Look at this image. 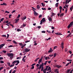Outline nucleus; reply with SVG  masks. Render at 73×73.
I'll list each match as a JSON object with an SVG mask.
<instances>
[{
  "label": "nucleus",
  "instance_id": "obj_1",
  "mask_svg": "<svg viewBox=\"0 0 73 73\" xmlns=\"http://www.w3.org/2000/svg\"><path fill=\"white\" fill-rule=\"evenodd\" d=\"M7 55L8 56L10 57V58L11 59H12V58H13V55H14V54L12 53H7Z\"/></svg>",
  "mask_w": 73,
  "mask_h": 73
},
{
  "label": "nucleus",
  "instance_id": "obj_2",
  "mask_svg": "<svg viewBox=\"0 0 73 73\" xmlns=\"http://www.w3.org/2000/svg\"><path fill=\"white\" fill-rule=\"evenodd\" d=\"M42 66H44V63H42V64L40 65L39 67L38 68V69H39V70L41 69V67Z\"/></svg>",
  "mask_w": 73,
  "mask_h": 73
},
{
  "label": "nucleus",
  "instance_id": "obj_3",
  "mask_svg": "<svg viewBox=\"0 0 73 73\" xmlns=\"http://www.w3.org/2000/svg\"><path fill=\"white\" fill-rule=\"evenodd\" d=\"M24 50L25 52H28L30 51V49H28V48H25V49Z\"/></svg>",
  "mask_w": 73,
  "mask_h": 73
},
{
  "label": "nucleus",
  "instance_id": "obj_4",
  "mask_svg": "<svg viewBox=\"0 0 73 73\" xmlns=\"http://www.w3.org/2000/svg\"><path fill=\"white\" fill-rule=\"evenodd\" d=\"M42 57L38 61V63L39 64H40V62H41V61H42Z\"/></svg>",
  "mask_w": 73,
  "mask_h": 73
},
{
  "label": "nucleus",
  "instance_id": "obj_5",
  "mask_svg": "<svg viewBox=\"0 0 73 73\" xmlns=\"http://www.w3.org/2000/svg\"><path fill=\"white\" fill-rule=\"evenodd\" d=\"M64 42H62V43L61 44V48H62V49H63V48H64Z\"/></svg>",
  "mask_w": 73,
  "mask_h": 73
},
{
  "label": "nucleus",
  "instance_id": "obj_6",
  "mask_svg": "<svg viewBox=\"0 0 73 73\" xmlns=\"http://www.w3.org/2000/svg\"><path fill=\"white\" fill-rule=\"evenodd\" d=\"M5 45V44H2L0 45V49H1V48H2Z\"/></svg>",
  "mask_w": 73,
  "mask_h": 73
},
{
  "label": "nucleus",
  "instance_id": "obj_7",
  "mask_svg": "<svg viewBox=\"0 0 73 73\" xmlns=\"http://www.w3.org/2000/svg\"><path fill=\"white\" fill-rule=\"evenodd\" d=\"M19 45H20L21 46V48L23 49L24 47V46L21 43H20L19 44Z\"/></svg>",
  "mask_w": 73,
  "mask_h": 73
},
{
  "label": "nucleus",
  "instance_id": "obj_8",
  "mask_svg": "<svg viewBox=\"0 0 73 73\" xmlns=\"http://www.w3.org/2000/svg\"><path fill=\"white\" fill-rule=\"evenodd\" d=\"M48 20L50 22L51 21H52V17H49L48 18Z\"/></svg>",
  "mask_w": 73,
  "mask_h": 73
},
{
  "label": "nucleus",
  "instance_id": "obj_9",
  "mask_svg": "<svg viewBox=\"0 0 73 73\" xmlns=\"http://www.w3.org/2000/svg\"><path fill=\"white\" fill-rule=\"evenodd\" d=\"M53 52V50L52 49V48H50V49L49 50L48 52L49 53H50V52Z\"/></svg>",
  "mask_w": 73,
  "mask_h": 73
},
{
  "label": "nucleus",
  "instance_id": "obj_10",
  "mask_svg": "<svg viewBox=\"0 0 73 73\" xmlns=\"http://www.w3.org/2000/svg\"><path fill=\"white\" fill-rule=\"evenodd\" d=\"M55 14L54 13H52L51 14L50 16L51 17H53V16H55Z\"/></svg>",
  "mask_w": 73,
  "mask_h": 73
},
{
  "label": "nucleus",
  "instance_id": "obj_11",
  "mask_svg": "<svg viewBox=\"0 0 73 73\" xmlns=\"http://www.w3.org/2000/svg\"><path fill=\"white\" fill-rule=\"evenodd\" d=\"M43 23L44 22H45L46 21V20H45V18H43L42 19V20H41Z\"/></svg>",
  "mask_w": 73,
  "mask_h": 73
},
{
  "label": "nucleus",
  "instance_id": "obj_12",
  "mask_svg": "<svg viewBox=\"0 0 73 73\" xmlns=\"http://www.w3.org/2000/svg\"><path fill=\"white\" fill-rule=\"evenodd\" d=\"M19 20L20 19H15V21H16L15 22V23H17V22L19 21Z\"/></svg>",
  "mask_w": 73,
  "mask_h": 73
},
{
  "label": "nucleus",
  "instance_id": "obj_13",
  "mask_svg": "<svg viewBox=\"0 0 73 73\" xmlns=\"http://www.w3.org/2000/svg\"><path fill=\"white\" fill-rule=\"evenodd\" d=\"M56 35H62V34L61 33H55Z\"/></svg>",
  "mask_w": 73,
  "mask_h": 73
},
{
  "label": "nucleus",
  "instance_id": "obj_14",
  "mask_svg": "<svg viewBox=\"0 0 73 73\" xmlns=\"http://www.w3.org/2000/svg\"><path fill=\"white\" fill-rule=\"evenodd\" d=\"M72 27V26L70 24L68 26V29H69Z\"/></svg>",
  "mask_w": 73,
  "mask_h": 73
},
{
  "label": "nucleus",
  "instance_id": "obj_15",
  "mask_svg": "<svg viewBox=\"0 0 73 73\" xmlns=\"http://www.w3.org/2000/svg\"><path fill=\"white\" fill-rule=\"evenodd\" d=\"M34 15H38V13L36 11L34 12Z\"/></svg>",
  "mask_w": 73,
  "mask_h": 73
},
{
  "label": "nucleus",
  "instance_id": "obj_16",
  "mask_svg": "<svg viewBox=\"0 0 73 73\" xmlns=\"http://www.w3.org/2000/svg\"><path fill=\"white\" fill-rule=\"evenodd\" d=\"M55 5L56 7H58V3H56Z\"/></svg>",
  "mask_w": 73,
  "mask_h": 73
},
{
  "label": "nucleus",
  "instance_id": "obj_17",
  "mask_svg": "<svg viewBox=\"0 0 73 73\" xmlns=\"http://www.w3.org/2000/svg\"><path fill=\"white\" fill-rule=\"evenodd\" d=\"M64 14V13H62L60 15V17H62V16H63Z\"/></svg>",
  "mask_w": 73,
  "mask_h": 73
},
{
  "label": "nucleus",
  "instance_id": "obj_18",
  "mask_svg": "<svg viewBox=\"0 0 73 73\" xmlns=\"http://www.w3.org/2000/svg\"><path fill=\"white\" fill-rule=\"evenodd\" d=\"M16 60L14 61V62H12V64H13V65H15V63H16Z\"/></svg>",
  "mask_w": 73,
  "mask_h": 73
},
{
  "label": "nucleus",
  "instance_id": "obj_19",
  "mask_svg": "<svg viewBox=\"0 0 73 73\" xmlns=\"http://www.w3.org/2000/svg\"><path fill=\"white\" fill-rule=\"evenodd\" d=\"M71 26H72L73 25V21L71 22L70 24Z\"/></svg>",
  "mask_w": 73,
  "mask_h": 73
},
{
  "label": "nucleus",
  "instance_id": "obj_20",
  "mask_svg": "<svg viewBox=\"0 0 73 73\" xmlns=\"http://www.w3.org/2000/svg\"><path fill=\"white\" fill-rule=\"evenodd\" d=\"M51 69V68H50V67L49 66L47 70V71H48V70H50Z\"/></svg>",
  "mask_w": 73,
  "mask_h": 73
},
{
  "label": "nucleus",
  "instance_id": "obj_21",
  "mask_svg": "<svg viewBox=\"0 0 73 73\" xmlns=\"http://www.w3.org/2000/svg\"><path fill=\"white\" fill-rule=\"evenodd\" d=\"M37 9H40V7L39 5H37Z\"/></svg>",
  "mask_w": 73,
  "mask_h": 73
},
{
  "label": "nucleus",
  "instance_id": "obj_22",
  "mask_svg": "<svg viewBox=\"0 0 73 73\" xmlns=\"http://www.w3.org/2000/svg\"><path fill=\"white\" fill-rule=\"evenodd\" d=\"M41 4L42 5V7H45V5L43 3H42Z\"/></svg>",
  "mask_w": 73,
  "mask_h": 73
},
{
  "label": "nucleus",
  "instance_id": "obj_23",
  "mask_svg": "<svg viewBox=\"0 0 73 73\" xmlns=\"http://www.w3.org/2000/svg\"><path fill=\"white\" fill-rule=\"evenodd\" d=\"M16 62H17L18 64H19L20 63V61L19 60H15Z\"/></svg>",
  "mask_w": 73,
  "mask_h": 73
},
{
  "label": "nucleus",
  "instance_id": "obj_24",
  "mask_svg": "<svg viewBox=\"0 0 73 73\" xmlns=\"http://www.w3.org/2000/svg\"><path fill=\"white\" fill-rule=\"evenodd\" d=\"M23 19H24V20H25L26 19H27V17H26L25 16H24V17H23Z\"/></svg>",
  "mask_w": 73,
  "mask_h": 73
},
{
  "label": "nucleus",
  "instance_id": "obj_25",
  "mask_svg": "<svg viewBox=\"0 0 73 73\" xmlns=\"http://www.w3.org/2000/svg\"><path fill=\"white\" fill-rule=\"evenodd\" d=\"M59 9L60 10H62V6H60L59 7Z\"/></svg>",
  "mask_w": 73,
  "mask_h": 73
},
{
  "label": "nucleus",
  "instance_id": "obj_26",
  "mask_svg": "<svg viewBox=\"0 0 73 73\" xmlns=\"http://www.w3.org/2000/svg\"><path fill=\"white\" fill-rule=\"evenodd\" d=\"M70 71V69H69L68 70L67 73H69V72Z\"/></svg>",
  "mask_w": 73,
  "mask_h": 73
},
{
  "label": "nucleus",
  "instance_id": "obj_27",
  "mask_svg": "<svg viewBox=\"0 0 73 73\" xmlns=\"http://www.w3.org/2000/svg\"><path fill=\"white\" fill-rule=\"evenodd\" d=\"M23 26V27H24L26 26V25L25 23H23V25H22V26Z\"/></svg>",
  "mask_w": 73,
  "mask_h": 73
},
{
  "label": "nucleus",
  "instance_id": "obj_28",
  "mask_svg": "<svg viewBox=\"0 0 73 73\" xmlns=\"http://www.w3.org/2000/svg\"><path fill=\"white\" fill-rule=\"evenodd\" d=\"M13 43H14V44H17V42H16V41H15V40H13Z\"/></svg>",
  "mask_w": 73,
  "mask_h": 73
},
{
  "label": "nucleus",
  "instance_id": "obj_29",
  "mask_svg": "<svg viewBox=\"0 0 73 73\" xmlns=\"http://www.w3.org/2000/svg\"><path fill=\"white\" fill-rule=\"evenodd\" d=\"M2 52L4 53H7V51L6 50H3L2 51Z\"/></svg>",
  "mask_w": 73,
  "mask_h": 73
},
{
  "label": "nucleus",
  "instance_id": "obj_30",
  "mask_svg": "<svg viewBox=\"0 0 73 73\" xmlns=\"http://www.w3.org/2000/svg\"><path fill=\"white\" fill-rule=\"evenodd\" d=\"M4 68V67H1L0 68V71L2 69H3Z\"/></svg>",
  "mask_w": 73,
  "mask_h": 73
},
{
  "label": "nucleus",
  "instance_id": "obj_31",
  "mask_svg": "<svg viewBox=\"0 0 73 73\" xmlns=\"http://www.w3.org/2000/svg\"><path fill=\"white\" fill-rule=\"evenodd\" d=\"M0 62L1 64H3V63H4V61H3V60H1Z\"/></svg>",
  "mask_w": 73,
  "mask_h": 73
},
{
  "label": "nucleus",
  "instance_id": "obj_32",
  "mask_svg": "<svg viewBox=\"0 0 73 73\" xmlns=\"http://www.w3.org/2000/svg\"><path fill=\"white\" fill-rule=\"evenodd\" d=\"M41 32L42 33H46L45 31H42Z\"/></svg>",
  "mask_w": 73,
  "mask_h": 73
},
{
  "label": "nucleus",
  "instance_id": "obj_33",
  "mask_svg": "<svg viewBox=\"0 0 73 73\" xmlns=\"http://www.w3.org/2000/svg\"><path fill=\"white\" fill-rule=\"evenodd\" d=\"M49 66H46V68H45L46 70H47V69H48V67H49Z\"/></svg>",
  "mask_w": 73,
  "mask_h": 73
},
{
  "label": "nucleus",
  "instance_id": "obj_34",
  "mask_svg": "<svg viewBox=\"0 0 73 73\" xmlns=\"http://www.w3.org/2000/svg\"><path fill=\"white\" fill-rule=\"evenodd\" d=\"M21 31V30L20 29H17V32H19L20 31Z\"/></svg>",
  "mask_w": 73,
  "mask_h": 73
},
{
  "label": "nucleus",
  "instance_id": "obj_35",
  "mask_svg": "<svg viewBox=\"0 0 73 73\" xmlns=\"http://www.w3.org/2000/svg\"><path fill=\"white\" fill-rule=\"evenodd\" d=\"M55 73H56L58 72V69H56L55 70Z\"/></svg>",
  "mask_w": 73,
  "mask_h": 73
},
{
  "label": "nucleus",
  "instance_id": "obj_36",
  "mask_svg": "<svg viewBox=\"0 0 73 73\" xmlns=\"http://www.w3.org/2000/svg\"><path fill=\"white\" fill-rule=\"evenodd\" d=\"M26 57V56H25L22 59V61H23V60H25L24 59V58H25Z\"/></svg>",
  "mask_w": 73,
  "mask_h": 73
},
{
  "label": "nucleus",
  "instance_id": "obj_37",
  "mask_svg": "<svg viewBox=\"0 0 73 73\" xmlns=\"http://www.w3.org/2000/svg\"><path fill=\"white\" fill-rule=\"evenodd\" d=\"M43 70H44V67L43 66H42V67L41 68V71H42Z\"/></svg>",
  "mask_w": 73,
  "mask_h": 73
},
{
  "label": "nucleus",
  "instance_id": "obj_38",
  "mask_svg": "<svg viewBox=\"0 0 73 73\" xmlns=\"http://www.w3.org/2000/svg\"><path fill=\"white\" fill-rule=\"evenodd\" d=\"M34 68H35V66H32V67L31 68V69H34Z\"/></svg>",
  "mask_w": 73,
  "mask_h": 73
},
{
  "label": "nucleus",
  "instance_id": "obj_39",
  "mask_svg": "<svg viewBox=\"0 0 73 73\" xmlns=\"http://www.w3.org/2000/svg\"><path fill=\"white\" fill-rule=\"evenodd\" d=\"M16 72V70H14L12 72V73H15V72Z\"/></svg>",
  "mask_w": 73,
  "mask_h": 73
},
{
  "label": "nucleus",
  "instance_id": "obj_40",
  "mask_svg": "<svg viewBox=\"0 0 73 73\" xmlns=\"http://www.w3.org/2000/svg\"><path fill=\"white\" fill-rule=\"evenodd\" d=\"M56 56V53H54V57H55Z\"/></svg>",
  "mask_w": 73,
  "mask_h": 73
},
{
  "label": "nucleus",
  "instance_id": "obj_41",
  "mask_svg": "<svg viewBox=\"0 0 73 73\" xmlns=\"http://www.w3.org/2000/svg\"><path fill=\"white\" fill-rule=\"evenodd\" d=\"M2 37H7V36L5 35H2Z\"/></svg>",
  "mask_w": 73,
  "mask_h": 73
},
{
  "label": "nucleus",
  "instance_id": "obj_42",
  "mask_svg": "<svg viewBox=\"0 0 73 73\" xmlns=\"http://www.w3.org/2000/svg\"><path fill=\"white\" fill-rule=\"evenodd\" d=\"M4 19L3 18H1V19H0V21H3V20H4Z\"/></svg>",
  "mask_w": 73,
  "mask_h": 73
},
{
  "label": "nucleus",
  "instance_id": "obj_43",
  "mask_svg": "<svg viewBox=\"0 0 73 73\" xmlns=\"http://www.w3.org/2000/svg\"><path fill=\"white\" fill-rule=\"evenodd\" d=\"M43 72H46V69H44V70H43Z\"/></svg>",
  "mask_w": 73,
  "mask_h": 73
},
{
  "label": "nucleus",
  "instance_id": "obj_44",
  "mask_svg": "<svg viewBox=\"0 0 73 73\" xmlns=\"http://www.w3.org/2000/svg\"><path fill=\"white\" fill-rule=\"evenodd\" d=\"M3 5H5H5H7V4L5 3H3Z\"/></svg>",
  "mask_w": 73,
  "mask_h": 73
},
{
  "label": "nucleus",
  "instance_id": "obj_45",
  "mask_svg": "<svg viewBox=\"0 0 73 73\" xmlns=\"http://www.w3.org/2000/svg\"><path fill=\"white\" fill-rule=\"evenodd\" d=\"M20 15L19 14L18 15V16L17 17V19H19V18H20Z\"/></svg>",
  "mask_w": 73,
  "mask_h": 73
},
{
  "label": "nucleus",
  "instance_id": "obj_46",
  "mask_svg": "<svg viewBox=\"0 0 73 73\" xmlns=\"http://www.w3.org/2000/svg\"><path fill=\"white\" fill-rule=\"evenodd\" d=\"M3 60V58L2 57H0V60Z\"/></svg>",
  "mask_w": 73,
  "mask_h": 73
},
{
  "label": "nucleus",
  "instance_id": "obj_47",
  "mask_svg": "<svg viewBox=\"0 0 73 73\" xmlns=\"http://www.w3.org/2000/svg\"><path fill=\"white\" fill-rule=\"evenodd\" d=\"M46 32H48V33H51V32H50V31H48V30H47Z\"/></svg>",
  "mask_w": 73,
  "mask_h": 73
},
{
  "label": "nucleus",
  "instance_id": "obj_48",
  "mask_svg": "<svg viewBox=\"0 0 73 73\" xmlns=\"http://www.w3.org/2000/svg\"><path fill=\"white\" fill-rule=\"evenodd\" d=\"M41 17H42V15H40L39 16V18H41Z\"/></svg>",
  "mask_w": 73,
  "mask_h": 73
},
{
  "label": "nucleus",
  "instance_id": "obj_49",
  "mask_svg": "<svg viewBox=\"0 0 73 73\" xmlns=\"http://www.w3.org/2000/svg\"><path fill=\"white\" fill-rule=\"evenodd\" d=\"M61 67H62V66H61V65L60 66L59 65L58 66V68H61Z\"/></svg>",
  "mask_w": 73,
  "mask_h": 73
},
{
  "label": "nucleus",
  "instance_id": "obj_50",
  "mask_svg": "<svg viewBox=\"0 0 73 73\" xmlns=\"http://www.w3.org/2000/svg\"><path fill=\"white\" fill-rule=\"evenodd\" d=\"M14 66V64H12L10 66V67H12V66Z\"/></svg>",
  "mask_w": 73,
  "mask_h": 73
},
{
  "label": "nucleus",
  "instance_id": "obj_51",
  "mask_svg": "<svg viewBox=\"0 0 73 73\" xmlns=\"http://www.w3.org/2000/svg\"><path fill=\"white\" fill-rule=\"evenodd\" d=\"M70 63H68L66 64V66H68V65H69Z\"/></svg>",
  "mask_w": 73,
  "mask_h": 73
},
{
  "label": "nucleus",
  "instance_id": "obj_52",
  "mask_svg": "<svg viewBox=\"0 0 73 73\" xmlns=\"http://www.w3.org/2000/svg\"><path fill=\"white\" fill-rule=\"evenodd\" d=\"M5 13H9V12L8 11H6L5 12Z\"/></svg>",
  "mask_w": 73,
  "mask_h": 73
},
{
  "label": "nucleus",
  "instance_id": "obj_53",
  "mask_svg": "<svg viewBox=\"0 0 73 73\" xmlns=\"http://www.w3.org/2000/svg\"><path fill=\"white\" fill-rule=\"evenodd\" d=\"M42 10H46V9L45 8H42Z\"/></svg>",
  "mask_w": 73,
  "mask_h": 73
},
{
  "label": "nucleus",
  "instance_id": "obj_54",
  "mask_svg": "<svg viewBox=\"0 0 73 73\" xmlns=\"http://www.w3.org/2000/svg\"><path fill=\"white\" fill-rule=\"evenodd\" d=\"M8 65L9 66H10V65H11V63H10V62H9L8 63Z\"/></svg>",
  "mask_w": 73,
  "mask_h": 73
},
{
  "label": "nucleus",
  "instance_id": "obj_55",
  "mask_svg": "<svg viewBox=\"0 0 73 73\" xmlns=\"http://www.w3.org/2000/svg\"><path fill=\"white\" fill-rule=\"evenodd\" d=\"M30 42V41L29 40H27V41H25V43H27V42Z\"/></svg>",
  "mask_w": 73,
  "mask_h": 73
},
{
  "label": "nucleus",
  "instance_id": "obj_56",
  "mask_svg": "<svg viewBox=\"0 0 73 73\" xmlns=\"http://www.w3.org/2000/svg\"><path fill=\"white\" fill-rule=\"evenodd\" d=\"M38 29H40V28H41V26H38Z\"/></svg>",
  "mask_w": 73,
  "mask_h": 73
},
{
  "label": "nucleus",
  "instance_id": "obj_57",
  "mask_svg": "<svg viewBox=\"0 0 73 73\" xmlns=\"http://www.w3.org/2000/svg\"><path fill=\"white\" fill-rule=\"evenodd\" d=\"M7 41H9V42L10 41H12V40H10L9 39H8Z\"/></svg>",
  "mask_w": 73,
  "mask_h": 73
},
{
  "label": "nucleus",
  "instance_id": "obj_58",
  "mask_svg": "<svg viewBox=\"0 0 73 73\" xmlns=\"http://www.w3.org/2000/svg\"><path fill=\"white\" fill-rule=\"evenodd\" d=\"M40 66V64H36V66H37V67H38V66Z\"/></svg>",
  "mask_w": 73,
  "mask_h": 73
},
{
  "label": "nucleus",
  "instance_id": "obj_59",
  "mask_svg": "<svg viewBox=\"0 0 73 73\" xmlns=\"http://www.w3.org/2000/svg\"><path fill=\"white\" fill-rule=\"evenodd\" d=\"M13 46L12 45H11L8 46V48H11V47H12Z\"/></svg>",
  "mask_w": 73,
  "mask_h": 73
},
{
  "label": "nucleus",
  "instance_id": "obj_60",
  "mask_svg": "<svg viewBox=\"0 0 73 73\" xmlns=\"http://www.w3.org/2000/svg\"><path fill=\"white\" fill-rule=\"evenodd\" d=\"M51 29H54V27L52 26L51 27Z\"/></svg>",
  "mask_w": 73,
  "mask_h": 73
},
{
  "label": "nucleus",
  "instance_id": "obj_61",
  "mask_svg": "<svg viewBox=\"0 0 73 73\" xmlns=\"http://www.w3.org/2000/svg\"><path fill=\"white\" fill-rule=\"evenodd\" d=\"M12 70L11 69L9 71V73H12Z\"/></svg>",
  "mask_w": 73,
  "mask_h": 73
},
{
  "label": "nucleus",
  "instance_id": "obj_62",
  "mask_svg": "<svg viewBox=\"0 0 73 73\" xmlns=\"http://www.w3.org/2000/svg\"><path fill=\"white\" fill-rule=\"evenodd\" d=\"M15 12H16V10H13V12H12V13H14Z\"/></svg>",
  "mask_w": 73,
  "mask_h": 73
},
{
  "label": "nucleus",
  "instance_id": "obj_63",
  "mask_svg": "<svg viewBox=\"0 0 73 73\" xmlns=\"http://www.w3.org/2000/svg\"><path fill=\"white\" fill-rule=\"evenodd\" d=\"M40 24H42V20H41L40 21Z\"/></svg>",
  "mask_w": 73,
  "mask_h": 73
},
{
  "label": "nucleus",
  "instance_id": "obj_64",
  "mask_svg": "<svg viewBox=\"0 0 73 73\" xmlns=\"http://www.w3.org/2000/svg\"><path fill=\"white\" fill-rule=\"evenodd\" d=\"M57 46H54V49H56V48H57Z\"/></svg>",
  "mask_w": 73,
  "mask_h": 73
}]
</instances>
